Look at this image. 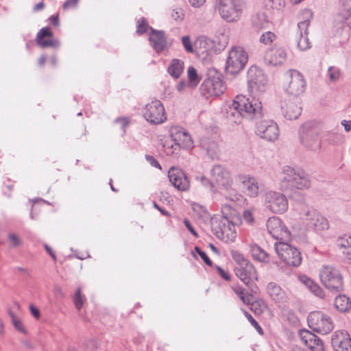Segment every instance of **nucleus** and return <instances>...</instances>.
<instances>
[{"mask_svg":"<svg viewBox=\"0 0 351 351\" xmlns=\"http://www.w3.org/2000/svg\"><path fill=\"white\" fill-rule=\"evenodd\" d=\"M9 315L11 317V320L14 328L19 332L25 334L26 330L21 319L16 317L12 311H9Z\"/></svg>","mask_w":351,"mask_h":351,"instance_id":"c03bdc74","label":"nucleus"},{"mask_svg":"<svg viewBox=\"0 0 351 351\" xmlns=\"http://www.w3.org/2000/svg\"><path fill=\"white\" fill-rule=\"evenodd\" d=\"M195 252L198 254V255L202 258L204 262L208 266L213 265V262L207 256L205 252L202 251L200 247L195 246Z\"/></svg>","mask_w":351,"mask_h":351,"instance_id":"3c124183","label":"nucleus"},{"mask_svg":"<svg viewBox=\"0 0 351 351\" xmlns=\"http://www.w3.org/2000/svg\"><path fill=\"white\" fill-rule=\"evenodd\" d=\"M275 250L278 257L287 265L298 267L302 263V255L300 252L289 243L284 241L276 242Z\"/></svg>","mask_w":351,"mask_h":351,"instance_id":"423d86ee","label":"nucleus"},{"mask_svg":"<svg viewBox=\"0 0 351 351\" xmlns=\"http://www.w3.org/2000/svg\"><path fill=\"white\" fill-rule=\"evenodd\" d=\"M307 322L310 328L322 335L330 332L334 328L330 317L319 311L310 313L307 318Z\"/></svg>","mask_w":351,"mask_h":351,"instance_id":"1a4fd4ad","label":"nucleus"},{"mask_svg":"<svg viewBox=\"0 0 351 351\" xmlns=\"http://www.w3.org/2000/svg\"><path fill=\"white\" fill-rule=\"evenodd\" d=\"M184 71V62L180 59H173L167 68L171 76L178 79Z\"/></svg>","mask_w":351,"mask_h":351,"instance_id":"58836bf2","label":"nucleus"},{"mask_svg":"<svg viewBox=\"0 0 351 351\" xmlns=\"http://www.w3.org/2000/svg\"><path fill=\"white\" fill-rule=\"evenodd\" d=\"M195 53L197 54L207 53L213 47V41L206 36H199L194 43Z\"/></svg>","mask_w":351,"mask_h":351,"instance_id":"473e14b6","label":"nucleus"},{"mask_svg":"<svg viewBox=\"0 0 351 351\" xmlns=\"http://www.w3.org/2000/svg\"><path fill=\"white\" fill-rule=\"evenodd\" d=\"M280 186L290 191L307 189L311 186V180L303 170L285 166L281 173Z\"/></svg>","mask_w":351,"mask_h":351,"instance_id":"7ed1b4c3","label":"nucleus"},{"mask_svg":"<svg viewBox=\"0 0 351 351\" xmlns=\"http://www.w3.org/2000/svg\"><path fill=\"white\" fill-rule=\"evenodd\" d=\"M232 256L237 263L234 267L236 276L250 288L252 292L256 293L258 287L255 282L258 280V274L254 266L241 253L237 251L232 252Z\"/></svg>","mask_w":351,"mask_h":351,"instance_id":"f03ea898","label":"nucleus"},{"mask_svg":"<svg viewBox=\"0 0 351 351\" xmlns=\"http://www.w3.org/2000/svg\"><path fill=\"white\" fill-rule=\"evenodd\" d=\"M8 238L13 247H17L21 244V240L16 234L10 233L8 235Z\"/></svg>","mask_w":351,"mask_h":351,"instance_id":"4d7b16f0","label":"nucleus"},{"mask_svg":"<svg viewBox=\"0 0 351 351\" xmlns=\"http://www.w3.org/2000/svg\"><path fill=\"white\" fill-rule=\"evenodd\" d=\"M244 8L243 0H219L218 10L220 16L228 23L238 21Z\"/></svg>","mask_w":351,"mask_h":351,"instance_id":"20e7f679","label":"nucleus"},{"mask_svg":"<svg viewBox=\"0 0 351 351\" xmlns=\"http://www.w3.org/2000/svg\"><path fill=\"white\" fill-rule=\"evenodd\" d=\"M250 252L252 256L259 262L269 263V256L268 253L257 244L250 245Z\"/></svg>","mask_w":351,"mask_h":351,"instance_id":"c9c22d12","label":"nucleus"},{"mask_svg":"<svg viewBox=\"0 0 351 351\" xmlns=\"http://www.w3.org/2000/svg\"><path fill=\"white\" fill-rule=\"evenodd\" d=\"M300 280L302 284H304L307 289H308L315 295L322 298L324 295V291L322 288L314 282L311 278L306 276H301Z\"/></svg>","mask_w":351,"mask_h":351,"instance_id":"e433bc0d","label":"nucleus"},{"mask_svg":"<svg viewBox=\"0 0 351 351\" xmlns=\"http://www.w3.org/2000/svg\"><path fill=\"white\" fill-rule=\"evenodd\" d=\"M351 300L346 295L337 296L334 301V307H350Z\"/></svg>","mask_w":351,"mask_h":351,"instance_id":"a19ab883","label":"nucleus"},{"mask_svg":"<svg viewBox=\"0 0 351 351\" xmlns=\"http://www.w3.org/2000/svg\"><path fill=\"white\" fill-rule=\"evenodd\" d=\"M248 56L241 47H232L229 51L226 64L227 73L236 75L245 66Z\"/></svg>","mask_w":351,"mask_h":351,"instance_id":"0eeeda50","label":"nucleus"},{"mask_svg":"<svg viewBox=\"0 0 351 351\" xmlns=\"http://www.w3.org/2000/svg\"><path fill=\"white\" fill-rule=\"evenodd\" d=\"M219 45L221 47H226V46L228 43V37L225 34H221V35L218 38Z\"/></svg>","mask_w":351,"mask_h":351,"instance_id":"052dcab7","label":"nucleus"},{"mask_svg":"<svg viewBox=\"0 0 351 351\" xmlns=\"http://www.w3.org/2000/svg\"><path fill=\"white\" fill-rule=\"evenodd\" d=\"M79 0H66L62 5V8L66 10L71 8L75 7L78 3Z\"/></svg>","mask_w":351,"mask_h":351,"instance_id":"13d9d810","label":"nucleus"},{"mask_svg":"<svg viewBox=\"0 0 351 351\" xmlns=\"http://www.w3.org/2000/svg\"><path fill=\"white\" fill-rule=\"evenodd\" d=\"M210 173L213 180L222 186L228 185L231 180L229 172L221 165H215Z\"/></svg>","mask_w":351,"mask_h":351,"instance_id":"c756f323","label":"nucleus"},{"mask_svg":"<svg viewBox=\"0 0 351 351\" xmlns=\"http://www.w3.org/2000/svg\"><path fill=\"white\" fill-rule=\"evenodd\" d=\"M169 132L176 145L185 149L193 147V141L189 134L184 128L180 126H173L170 128Z\"/></svg>","mask_w":351,"mask_h":351,"instance_id":"a211bd4d","label":"nucleus"},{"mask_svg":"<svg viewBox=\"0 0 351 351\" xmlns=\"http://www.w3.org/2000/svg\"><path fill=\"white\" fill-rule=\"evenodd\" d=\"M319 278L323 285L331 291H339L343 287V278L338 269L326 265L319 272Z\"/></svg>","mask_w":351,"mask_h":351,"instance_id":"6e6552de","label":"nucleus"},{"mask_svg":"<svg viewBox=\"0 0 351 351\" xmlns=\"http://www.w3.org/2000/svg\"><path fill=\"white\" fill-rule=\"evenodd\" d=\"M310 24V19H306L298 23V29L296 32L295 41L298 48L301 51H304L311 47L308 40V27Z\"/></svg>","mask_w":351,"mask_h":351,"instance_id":"5701e85b","label":"nucleus"},{"mask_svg":"<svg viewBox=\"0 0 351 351\" xmlns=\"http://www.w3.org/2000/svg\"><path fill=\"white\" fill-rule=\"evenodd\" d=\"M287 75L290 79L288 86L286 88L287 93L295 98L302 94L306 88V81L303 75L297 70L291 69L287 71Z\"/></svg>","mask_w":351,"mask_h":351,"instance_id":"ddd939ff","label":"nucleus"},{"mask_svg":"<svg viewBox=\"0 0 351 351\" xmlns=\"http://www.w3.org/2000/svg\"><path fill=\"white\" fill-rule=\"evenodd\" d=\"M215 268L219 274V275L225 280L229 281L231 279L230 274L227 270L223 269L219 265H215Z\"/></svg>","mask_w":351,"mask_h":351,"instance_id":"5fc2aeb1","label":"nucleus"},{"mask_svg":"<svg viewBox=\"0 0 351 351\" xmlns=\"http://www.w3.org/2000/svg\"><path fill=\"white\" fill-rule=\"evenodd\" d=\"M98 346V343L95 339H90L84 343V348L86 351H95Z\"/></svg>","mask_w":351,"mask_h":351,"instance_id":"864d4df0","label":"nucleus"},{"mask_svg":"<svg viewBox=\"0 0 351 351\" xmlns=\"http://www.w3.org/2000/svg\"><path fill=\"white\" fill-rule=\"evenodd\" d=\"M223 191L222 194L226 199L238 204L242 202L243 197L237 193L234 189L232 188L230 183L226 186H223Z\"/></svg>","mask_w":351,"mask_h":351,"instance_id":"ea45409f","label":"nucleus"},{"mask_svg":"<svg viewBox=\"0 0 351 351\" xmlns=\"http://www.w3.org/2000/svg\"><path fill=\"white\" fill-rule=\"evenodd\" d=\"M263 115L261 102L254 97L237 95L231 105L226 109V116L230 123L239 124L243 118L258 119Z\"/></svg>","mask_w":351,"mask_h":351,"instance_id":"f257e3e1","label":"nucleus"},{"mask_svg":"<svg viewBox=\"0 0 351 351\" xmlns=\"http://www.w3.org/2000/svg\"><path fill=\"white\" fill-rule=\"evenodd\" d=\"M182 43L186 51L188 53H194L195 47L194 44L193 45L189 36H184L182 38Z\"/></svg>","mask_w":351,"mask_h":351,"instance_id":"a18cd8bd","label":"nucleus"},{"mask_svg":"<svg viewBox=\"0 0 351 351\" xmlns=\"http://www.w3.org/2000/svg\"><path fill=\"white\" fill-rule=\"evenodd\" d=\"M187 75L189 80L190 84L195 86H197L200 80V78L199 77L196 69L191 66L187 69Z\"/></svg>","mask_w":351,"mask_h":351,"instance_id":"37998d69","label":"nucleus"},{"mask_svg":"<svg viewBox=\"0 0 351 351\" xmlns=\"http://www.w3.org/2000/svg\"><path fill=\"white\" fill-rule=\"evenodd\" d=\"M49 21L51 22L52 25H53L55 27L59 26L60 22H59V15H58V14H57L56 15L51 16L49 18Z\"/></svg>","mask_w":351,"mask_h":351,"instance_id":"69168bd1","label":"nucleus"},{"mask_svg":"<svg viewBox=\"0 0 351 351\" xmlns=\"http://www.w3.org/2000/svg\"><path fill=\"white\" fill-rule=\"evenodd\" d=\"M267 229L269 234L275 239L281 240L288 238L290 235L287 227L277 217H269L267 222Z\"/></svg>","mask_w":351,"mask_h":351,"instance_id":"6ab92c4d","label":"nucleus"},{"mask_svg":"<svg viewBox=\"0 0 351 351\" xmlns=\"http://www.w3.org/2000/svg\"><path fill=\"white\" fill-rule=\"evenodd\" d=\"M239 181L242 184L243 191L250 197H256L258 194V183L254 177L240 176Z\"/></svg>","mask_w":351,"mask_h":351,"instance_id":"c85d7f7f","label":"nucleus"},{"mask_svg":"<svg viewBox=\"0 0 351 351\" xmlns=\"http://www.w3.org/2000/svg\"><path fill=\"white\" fill-rule=\"evenodd\" d=\"M327 73L331 82L337 81L340 76V71L336 66H330Z\"/></svg>","mask_w":351,"mask_h":351,"instance_id":"de8ad7c7","label":"nucleus"},{"mask_svg":"<svg viewBox=\"0 0 351 351\" xmlns=\"http://www.w3.org/2000/svg\"><path fill=\"white\" fill-rule=\"evenodd\" d=\"M265 206L274 213L282 214L288 209V199L282 193L270 191L265 194Z\"/></svg>","mask_w":351,"mask_h":351,"instance_id":"f8f14e48","label":"nucleus"},{"mask_svg":"<svg viewBox=\"0 0 351 351\" xmlns=\"http://www.w3.org/2000/svg\"><path fill=\"white\" fill-rule=\"evenodd\" d=\"M145 158L147 161L152 166L156 168H158L159 169H161V166L160 163L158 162V160L152 156L150 155H146Z\"/></svg>","mask_w":351,"mask_h":351,"instance_id":"6e6d98bb","label":"nucleus"},{"mask_svg":"<svg viewBox=\"0 0 351 351\" xmlns=\"http://www.w3.org/2000/svg\"><path fill=\"white\" fill-rule=\"evenodd\" d=\"M212 232L216 237L225 242L234 241L237 237L236 226L223 218L213 217L210 220Z\"/></svg>","mask_w":351,"mask_h":351,"instance_id":"39448f33","label":"nucleus"},{"mask_svg":"<svg viewBox=\"0 0 351 351\" xmlns=\"http://www.w3.org/2000/svg\"><path fill=\"white\" fill-rule=\"evenodd\" d=\"M276 38V35L271 32H266L263 33L260 37V42L265 45L271 44Z\"/></svg>","mask_w":351,"mask_h":351,"instance_id":"49530a36","label":"nucleus"},{"mask_svg":"<svg viewBox=\"0 0 351 351\" xmlns=\"http://www.w3.org/2000/svg\"><path fill=\"white\" fill-rule=\"evenodd\" d=\"M53 34L48 27H43L39 30L36 35V44L41 48L60 47V41L57 39L45 40L44 38H51Z\"/></svg>","mask_w":351,"mask_h":351,"instance_id":"393cba45","label":"nucleus"},{"mask_svg":"<svg viewBox=\"0 0 351 351\" xmlns=\"http://www.w3.org/2000/svg\"><path fill=\"white\" fill-rule=\"evenodd\" d=\"M221 211L222 215L219 217V218H223L232 224L239 225L241 223V218L239 213L231 206L226 204H223L221 206Z\"/></svg>","mask_w":351,"mask_h":351,"instance_id":"2f4dec72","label":"nucleus"},{"mask_svg":"<svg viewBox=\"0 0 351 351\" xmlns=\"http://www.w3.org/2000/svg\"><path fill=\"white\" fill-rule=\"evenodd\" d=\"M200 147L206 151L207 155L212 159L217 158L219 149L217 143L209 138H202L200 140Z\"/></svg>","mask_w":351,"mask_h":351,"instance_id":"72a5a7b5","label":"nucleus"},{"mask_svg":"<svg viewBox=\"0 0 351 351\" xmlns=\"http://www.w3.org/2000/svg\"><path fill=\"white\" fill-rule=\"evenodd\" d=\"M149 25L145 18H141L140 21H138V24L136 26V32L138 34H143L146 32Z\"/></svg>","mask_w":351,"mask_h":351,"instance_id":"09e8293b","label":"nucleus"},{"mask_svg":"<svg viewBox=\"0 0 351 351\" xmlns=\"http://www.w3.org/2000/svg\"><path fill=\"white\" fill-rule=\"evenodd\" d=\"M232 289L234 293L242 300L245 305L255 306L254 307H263L265 306L263 300H255L254 295L248 292H245L244 289L240 286H232Z\"/></svg>","mask_w":351,"mask_h":351,"instance_id":"cd10ccee","label":"nucleus"},{"mask_svg":"<svg viewBox=\"0 0 351 351\" xmlns=\"http://www.w3.org/2000/svg\"><path fill=\"white\" fill-rule=\"evenodd\" d=\"M201 182L204 186L211 190L214 188L213 182H211L209 179L206 178L204 176H202L201 178Z\"/></svg>","mask_w":351,"mask_h":351,"instance_id":"0e129e2a","label":"nucleus"},{"mask_svg":"<svg viewBox=\"0 0 351 351\" xmlns=\"http://www.w3.org/2000/svg\"><path fill=\"white\" fill-rule=\"evenodd\" d=\"M298 98L295 101L285 99L281 103L282 112L285 118L289 120L296 119L301 114L302 108L298 106Z\"/></svg>","mask_w":351,"mask_h":351,"instance_id":"a878e982","label":"nucleus"},{"mask_svg":"<svg viewBox=\"0 0 351 351\" xmlns=\"http://www.w3.org/2000/svg\"><path fill=\"white\" fill-rule=\"evenodd\" d=\"M149 41L154 51L159 53L168 48L167 38L163 31L155 30L151 28Z\"/></svg>","mask_w":351,"mask_h":351,"instance_id":"bb28decb","label":"nucleus"},{"mask_svg":"<svg viewBox=\"0 0 351 351\" xmlns=\"http://www.w3.org/2000/svg\"><path fill=\"white\" fill-rule=\"evenodd\" d=\"M287 58L285 49L278 45H274L271 49L267 51L264 60L266 64L276 66L282 64Z\"/></svg>","mask_w":351,"mask_h":351,"instance_id":"4be33fe9","label":"nucleus"},{"mask_svg":"<svg viewBox=\"0 0 351 351\" xmlns=\"http://www.w3.org/2000/svg\"><path fill=\"white\" fill-rule=\"evenodd\" d=\"M319 130L311 123H305L299 130L301 143L307 149L315 151L320 147Z\"/></svg>","mask_w":351,"mask_h":351,"instance_id":"9d476101","label":"nucleus"},{"mask_svg":"<svg viewBox=\"0 0 351 351\" xmlns=\"http://www.w3.org/2000/svg\"><path fill=\"white\" fill-rule=\"evenodd\" d=\"M247 77L248 86L252 90H265L268 80L261 69L255 65L252 66L247 71Z\"/></svg>","mask_w":351,"mask_h":351,"instance_id":"4468645a","label":"nucleus"},{"mask_svg":"<svg viewBox=\"0 0 351 351\" xmlns=\"http://www.w3.org/2000/svg\"><path fill=\"white\" fill-rule=\"evenodd\" d=\"M307 227L316 232L327 230L329 227L328 220L314 209L308 210L304 218Z\"/></svg>","mask_w":351,"mask_h":351,"instance_id":"f3484780","label":"nucleus"},{"mask_svg":"<svg viewBox=\"0 0 351 351\" xmlns=\"http://www.w3.org/2000/svg\"><path fill=\"white\" fill-rule=\"evenodd\" d=\"M172 18L176 20H182L183 18V13L181 9L173 10L171 14Z\"/></svg>","mask_w":351,"mask_h":351,"instance_id":"e2e57ef3","label":"nucleus"},{"mask_svg":"<svg viewBox=\"0 0 351 351\" xmlns=\"http://www.w3.org/2000/svg\"><path fill=\"white\" fill-rule=\"evenodd\" d=\"M243 313H244L245 317H247V319H248V321L256 328L257 332L260 335H263V330L262 328L260 326L258 323L253 318V317L249 313L246 312L245 311H243Z\"/></svg>","mask_w":351,"mask_h":351,"instance_id":"8fccbe9b","label":"nucleus"},{"mask_svg":"<svg viewBox=\"0 0 351 351\" xmlns=\"http://www.w3.org/2000/svg\"><path fill=\"white\" fill-rule=\"evenodd\" d=\"M256 134L267 141H274L279 136L278 126L272 120H263L256 124Z\"/></svg>","mask_w":351,"mask_h":351,"instance_id":"2eb2a0df","label":"nucleus"},{"mask_svg":"<svg viewBox=\"0 0 351 351\" xmlns=\"http://www.w3.org/2000/svg\"><path fill=\"white\" fill-rule=\"evenodd\" d=\"M226 90V86L219 77H208L201 84L200 90L205 97L219 96Z\"/></svg>","mask_w":351,"mask_h":351,"instance_id":"dca6fc26","label":"nucleus"},{"mask_svg":"<svg viewBox=\"0 0 351 351\" xmlns=\"http://www.w3.org/2000/svg\"><path fill=\"white\" fill-rule=\"evenodd\" d=\"M142 112L145 119L151 124H160L167 119L164 106L158 99L147 104Z\"/></svg>","mask_w":351,"mask_h":351,"instance_id":"9b49d317","label":"nucleus"},{"mask_svg":"<svg viewBox=\"0 0 351 351\" xmlns=\"http://www.w3.org/2000/svg\"><path fill=\"white\" fill-rule=\"evenodd\" d=\"M299 335L303 343L311 351H324V345L322 340L311 331L300 330Z\"/></svg>","mask_w":351,"mask_h":351,"instance_id":"412c9836","label":"nucleus"},{"mask_svg":"<svg viewBox=\"0 0 351 351\" xmlns=\"http://www.w3.org/2000/svg\"><path fill=\"white\" fill-rule=\"evenodd\" d=\"M337 246L342 250L344 256L351 261V236L344 235L339 237L337 241Z\"/></svg>","mask_w":351,"mask_h":351,"instance_id":"4c0bfd02","label":"nucleus"},{"mask_svg":"<svg viewBox=\"0 0 351 351\" xmlns=\"http://www.w3.org/2000/svg\"><path fill=\"white\" fill-rule=\"evenodd\" d=\"M342 10L337 16V21L351 29V0H340Z\"/></svg>","mask_w":351,"mask_h":351,"instance_id":"f704fd0d","label":"nucleus"},{"mask_svg":"<svg viewBox=\"0 0 351 351\" xmlns=\"http://www.w3.org/2000/svg\"><path fill=\"white\" fill-rule=\"evenodd\" d=\"M267 22L266 16L264 14H257L252 19V25L256 29L263 28Z\"/></svg>","mask_w":351,"mask_h":351,"instance_id":"79ce46f5","label":"nucleus"},{"mask_svg":"<svg viewBox=\"0 0 351 351\" xmlns=\"http://www.w3.org/2000/svg\"><path fill=\"white\" fill-rule=\"evenodd\" d=\"M171 183L179 191H186L189 188V180L182 169L172 167L168 171Z\"/></svg>","mask_w":351,"mask_h":351,"instance_id":"aec40b11","label":"nucleus"},{"mask_svg":"<svg viewBox=\"0 0 351 351\" xmlns=\"http://www.w3.org/2000/svg\"><path fill=\"white\" fill-rule=\"evenodd\" d=\"M86 135V130L84 126L78 128L77 132L75 134L76 138H80L82 136Z\"/></svg>","mask_w":351,"mask_h":351,"instance_id":"338daca9","label":"nucleus"},{"mask_svg":"<svg viewBox=\"0 0 351 351\" xmlns=\"http://www.w3.org/2000/svg\"><path fill=\"white\" fill-rule=\"evenodd\" d=\"M331 343L336 351H351V339L346 331H337L331 338Z\"/></svg>","mask_w":351,"mask_h":351,"instance_id":"b1692460","label":"nucleus"},{"mask_svg":"<svg viewBox=\"0 0 351 351\" xmlns=\"http://www.w3.org/2000/svg\"><path fill=\"white\" fill-rule=\"evenodd\" d=\"M184 223L186 226V228L188 229V230L193 235L195 236L196 238H197L199 237L197 232L195 230V229L193 228V227L191 226L190 221L187 219H185L184 220Z\"/></svg>","mask_w":351,"mask_h":351,"instance_id":"680f3d73","label":"nucleus"},{"mask_svg":"<svg viewBox=\"0 0 351 351\" xmlns=\"http://www.w3.org/2000/svg\"><path fill=\"white\" fill-rule=\"evenodd\" d=\"M206 0H189V3L193 7L199 8L202 5Z\"/></svg>","mask_w":351,"mask_h":351,"instance_id":"774afa93","label":"nucleus"},{"mask_svg":"<svg viewBox=\"0 0 351 351\" xmlns=\"http://www.w3.org/2000/svg\"><path fill=\"white\" fill-rule=\"evenodd\" d=\"M115 122L121 125V130L125 132V128L129 124L128 119L125 117H119L116 119Z\"/></svg>","mask_w":351,"mask_h":351,"instance_id":"bf43d9fd","label":"nucleus"},{"mask_svg":"<svg viewBox=\"0 0 351 351\" xmlns=\"http://www.w3.org/2000/svg\"><path fill=\"white\" fill-rule=\"evenodd\" d=\"M73 301L76 306V307H80L83 305V297L81 293V289L78 288L75 293V295L73 297Z\"/></svg>","mask_w":351,"mask_h":351,"instance_id":"603ef678","label":"nucleus"},{"mask_svg":"<svg viewBox=\"0 0 351 351\" xmlns=\"http://www.w3.org/2000/svg\"><path fill=\"white\" fill-rule=\"evenodd\" d=\"M267 291L276 304H282L287 301V297L285 292L275 282H271L267 285Z\"/></svg>","mask_w":351,"mask_h":351,"instance_id":"7c9ffc66","label":"nucleus"}]
</instances>
